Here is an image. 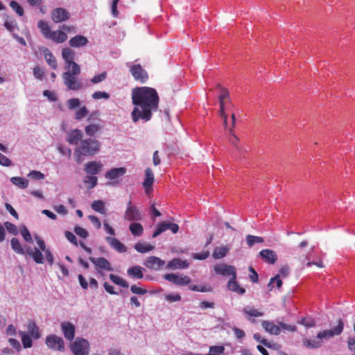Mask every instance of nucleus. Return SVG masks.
<instances>
[{"label":"nucleus","instance_id":"obj_1","mask_svg":"<svg viewBox=\"0 0 355 355\" xmlns=\"http://www.w3.org/2000/svg\"><path fill=\"white\" fill-rule=\"evenodd\" d=\"M132 104L135 105L131 116L134 123L142 120L150 121L153 112L158 109L159 96L157 91L151 87H140L132 90Z\"/></svg>","mask_w":355,"mask_h":355},{"label":"nucleus","instance_id":"obj_2","mask_svg":"<svg viewBox=\"0 0 355 355\" xmlns=\"http://www.w3.org/2000/svg\"><path fill=\"white\" fill-rule=\"evenodd\" d=\"M101 144L91 138L83 139L74 149V157L78 163L82 162L83 157H92L100 150Z\"/></svg>","mask_w":355,"mask_h":355},{"label":"nucleus","instance_id":"obj_3","mask_svg":"<svg viewBox=\"0 0 355 355\" xmlns=\"http://www.w3.org/2000/svg\"><path fill=\"white\" fill-rule=\"evenodd\" d=\"M41 32L46 39L60 44L65 42L67 39V33L73 30L72 26L63 24L59 29L53 31L49 26V24H39Z\"/></svg>","mask_w":355,"mask_h":355},{"label":"nucleus","instance_id":"obj_4","mask_svg":"<svg viewBox=\"0 0 355 355\" xmlns=\"http://www.w3.org/2000/svg\"><path fill=\"white\" fill-rule=\"evenodd\" d=\"M66 71L63 73L62 78L64 84L70 90L78 91L83 87V84L77 78V76L80 73V67H78V72L74 71V68L65 69Z\"/></svg>","mask_w":355,"mask_h":355},{"label":"nucleus","instance_id":"obj_5","mask_svg":"<svg viewBox=\"0 0 355 355\" xmlns=\"http://www.w3.org/2000/svg\"><path fill=\"white\" fill-rule=\"evenodd\" d=\"M127 169L125 167L113 168L107 171L105 174V177L110 180L108 184L112 186L118 184L121 181Z\"/></svg>","mask_w":355,"mask_h":355},{"label":"nucleus","instance_id":"obj_6","mask_svg":"<svg viewBox=\"0 0 355 355\" xmlns=\"http://www.w3.org/2000/svg\"><path fill=\"white\" fill-rule=\"evenodd\" d=\"M126 66L130 68V72L137 81L144 83L148 80V73L140 64L127 62Z\"/></svg>","mask_w":355,"mask_h":355},{"label":"nucleus","instance_id":"obj_7","mask_svg":"<svg viewBox=\"0 0 355 355\" xmlns=\"http://www.w3.org/2000/svg\"><path fill=\"white\" fill-rule=\"evenodd\" d=\"M343 322L341 320H339L338 325L333 329H327L319 331L317 334V338L322 341V340H328L334 336L340 335L343 330Z\"/></svg>","mask_w":355,"mask_h":355},{"label":"nucleus","instance_id":"obj_8","mask_svg":"<svg viewBox=\"0 0 355 355\" xmlns=\"http://www.w3.org/2000/svg\"><path fill=\"white\" fill-rule=\"evenodd\" d=\"M71 351L74 355H88L89 344L85 339L78 338L72 345Z\"/></svg>","mask_w":355,"mask_h":355},{"label":"nucleus","instance_id":"obj_9","mask_svg":"<svg viewBox=\"0 0 355 355\" xmlns=\"http://www.w3.org/2000/svg\"><path fill=\"white\" fill-rule=\"evenodd\" d=\"M62 56L65 61V69L74 68V71L78 72L79 65L73 62L75 58L74 51L70 48H64L62 51Z\"/></svg>","mask_w":355,"mask_h":355},{"label":"nucleus","instance_id":"obj_10","mask_svg":"<svg viewBox=\"0 0 355 355\" xmlns=\"http://www.w3.org/2000/svg\"><path fill=\"white\" fill-rule=\"evenodd\" d=\"M46 345L51 349L56 351H63L64 349V343L62 338L52 334L46 338Z\"/></svg>","mask_w":355,"mask_h":355},{"label":"nucleus","instance_id":"obj_11","mask_svg":"<svg viewBox=\"0 0 355 355\" xmlns=\"http://www.w3.org/2000/svg\"><path fill=\"white\" fill-rule=\"evenodd\" d=\"M124 218L130 221H137L142 219V215L137 207L131 205V201L127 204Z\"/></svg>","mask_w":355,"mask_h":355},{"label":"nucleus","instance_id":"obj_12","mask_svg":"<svg viewBox=\"0 0 355 355\" xmlns=\"http://www.w3.org/2000/svg\"><path fill=\"white\" fill-rule=\"evenodd\" d=\"M164 278L178 286H186L191 282V279L188 276L174 273L166 274Z\"/></svg>","mask_w":355,"mask_h":355},{"label":"nucleus","instance_id":"obj_13","mask_svg":"<svg viewBox=\"0 0 355 355\" xmlns=\"http://www.w3.org/2000/svg\"><path fill=\"white\" fill-rule=\"evenodd\" d=\"M89 259L96 267L98 272L102 270L107 271L114 270L110 263L104 257L95 258L90 257Z\"/></svg>","mask_w":355,"mask_h":355},{"label":"nucleus","instance_id":"obj_14","mask_svg":"<svg viewBox=\"0 0 355 355\" xmlns=\"http://www.w3.org/2000/svg\"><path fill=\"white\" fill-rule=\"evenodd\" d=\"M167 230H170L173 234H175L179 230V226L175 223L162 222L157 225L156 230L153 234V237L158 236Z\"/></svg>","mask_w":355,"mask_h":355},{"label":"nucleus","instance_id":"obj_15","mask_svg":"<svg viewBox=\"0 0 355 355\" xmlns=\"http://www.w3.org/2000/svg\"><path fill=\"white\" fill-rule=\"evenodd\" d=\"M83 134L81 130L78 129H73L67 132L66 141L71 145H76V146L83 140Z\"/></svg>","mask_w":355,"mask_h":355},{"label":"nucleus","instance_id":"obj_16","mask_svg":"<svg viewBox=\"0 0 355 355\" xmlns=\"http://www.w3.org/2000/svg\"><path fill=\"white\" fill-rule=\"evenodd\" d=\"M214 270L216 273L223 276H236L235 268L230 265H227L225 263L216 265L214 267Z\"/></svg>","mask_w":355,"mask_h":355},{"label":"nucleus","instance_id":"obj_17","mask_svg":"<svg viewBox=\"0 0 355 355\" xmlns=\"http://www.w3.org/2000/svg\"><path fill=\"white\" fill-rule=\"evenodd\" d=\"M103 164L98 161L88 162L85 164L84 170L87 175H94L103 169Z\"/></svg>","mask_w":355,"mask_h":355},{"label":"nucleus","instance_id":"obj_18","mask_svg":"<svg viewBox=\"0 0 355 355\" xmlns=\"http://www.w3.org/2000/svg\"><path fill=\"white\" fill-rule=\"evenodd\" d=\"M144 265L149 269L159 270L165 265V261L159 257L152 256L148 258Z\"/></svg>","mask_w":355,"mask_h":355},{"label":"nucleus","instance_id":"obj_19","mask_svg":"<svg viewBox=\"0 0 355 355\" xmlns=\"http://www.w3.org/2000/svg\"><path fill=\"white\" fill-rule=\"evenodd\" d=\"M53 22H63L69 19V12L62 8H58L53 10L51 12Z\"/></svg>","mask_w":355,"mask_h":355},{"label":"nucleus","instance_id":"obj_20","mask_svg":"<svg viewBox=\"0 0 355 355\" xmlns=\"http://www.w3.org/2000/svg\"><path fill=\"white\" fill-rule=\"evenodd\" d=\"M62 331L66 339L71 341L74 338L75 327L69 322H64L61 324Z\"/></svg>","mask_w":355,"mask_h":355},{"label":"nucleus","instance_id":"obj_21","mask_svg":"<svg viewBox=\"0 0 355 355\" xmlns=\"http://www.w3.org/2000/svg\"><path fill=\"white\" fill-rule=\"evenodd\" d=\"M153 182H154L153 172L150 168H147L145 170V180L142 184L146 194L150 193V188H151Z\"/></svg>","mask_w":355,"mask_h":355},{"label":"nucleus","instance_id":"obj_22","mask_svg":"<svg viewBox=\"0 0 355 355\" xmlns=\"http://www.w3.org/2000/svg\"><path fill=\"white\" fill-rule=\"evenodd\" d=\"M259 256L264 261L270 264H274L277 261V254L272 250H262L259 252Z\"/></svg>","mask_w":355,"mask_h":355},{"label":"nucleus","instance_id":"obj_23","mask_svg":"<svg viewBox=\"0 0 355 355\" xmlns=\"http://www.w3.org/2000/svg\"><path fill=\"white\" fill-rule=\"evenodd\" d=\"M243 311L245 313L247 320L252 323L255 322V320L252 318L261 317L263 315V312L251 306H246L243 308Z\"/></svg>","mask_w":355,"mask_h":355},{"label":"nucleus","instance_id":"obj_24","mask_svg":"<svg viewBox=\"0 0 355 355\" xmlns=\"http://www.w3.org/2000/svg\"><path fill=\"white\" fill-rule=\"evenodd\" d=\"M105 240L118 252H125L127 250L126 247L114 237L107 236Z\"/></svg>","mask_w":355,"mask_h":355},{"label":"nucleus","instance_id":"obj_25","mask_svg":"<svg viewBox=\"0 0 355 355\" xmlns=\"http://www.w3.org/2000/svg\"><path fill=\"white\" fill-rule=\"evenodd\" d=\"M261 324L265 331L272 335H279L280 334L279 324L276 325L273 322L267 320H263Z\"/></svg>","mask_w":355,"mask_h":355},{"label":"nucleus","instance_id":"obj_26","mask_svg":"<svg viewBox=\"0 0 355 355\" xmlns=\"http://www.w3.org/2000/svg\"><path fill=\"white\" fill-rule=\"evenodd\" d=\"M88 40L87 37L83 35H76L71 38L69 41V44L71 47L80 48L85 46L87 44Z\"/></svg>","mask_w":355,"mask_h":355},{"label":"nucleus","instance_id":"obj_27","mask_svg":"<svg viewBox=\"0 0 355 355\" xmlns=\"http://www.w3.org/2000/svg\"><path fill=\"white\" fill-rule=\"evenodd\" d=\"M236 276L232 277L227 283V288L232 292L240 295H243L245 293V289L239 286L238 282L236 281Z\"/></svg>","mask_w":355,"mask_h":355},{"label":"nucleus","instance_id":"obj_28","mask_svg":"<svg viewBox=\"0 0 355 355\" xmlns=\"http://www.w3.org/2000/svg\"><path fill=\"white\" fill-rule=\"evenodd\" d=\"M144 268L139 266H135L128 269L127 275L135 279H140L144 277L143 271Z\"/></svg>","mask_w":355,"mask_h":355},{"label":"nucleus","instance_id":"obj_29","mask_svg":"<svg viewBox=\"0 0 355 355\" xmlns=\"http://www.w3.org/2000/svg\"><path fill=\"white\" fill-rule=\"evenodd\" d=\"M17 24H4L5 27L12 33L13 37L17 41L23 46L26 45V42L22 37H19L17 33L19 28L17 26Z\"/></svg>","mask_w":355,"mask_h":355},{"label":"nucleus","instance_id":"obj_30","mask_svg":"<svg viewBox=\"0 0 355 355\" xmlns=\"http://www.w3.org/2000/svg\"><path fill=\"white\" fill-rule=\"evenodd\" d=\"M189 263L187 261H182L180 259H173L167 264V268L171 270L184 269L188 268Z\"/></svg>","mask_w":355,"mask_h":355},{"label":"nucleus","instance_id":"obj_31","mask_svg":"<svg viewBox=\"0 0 355 355\" xmlns=\"http://www.w3.org/2000/svg\"><path fill=\"white\" fill-rule=\"evenodd\" d=\"M28 334L33 339H39L41 337L39 328L34 321H29L27 324Z\"/></svg>","mask_w":355,"mask_h":355},{"label":"nucleus","instance_id":"obj_32","mask_svg":"<svg viewBox=\"0 0 355 355\" xmlns=\"http://www.w3.org/2000/svg\"><path fill=\"white\" fill-rule=\"evenodd\" d=\"M44 57L47 64L53 69L57 68V62L55 58L51 52L47 49L44 48L42 50Z\"/></svg>","mask_w":355,"mask_h":355},{"label":"nucleus","instance_id":"obj_33","mask_svg":"<svg viewBox=\"0 0 355 355\" xmlns=\"http://www.w3.org/2000/svg\"><path fill=\"white\" fill-rule=\"evenodd\" d=\"M218 87L220 89V95L218 97L220 103L219 113L225 112V100H229V92L227 89L220 87V85H218Z\"/></svg>","mask_w":355,"mask_h":355},{"label":"nucleus","instance_id":"obj_34","mask_svg":"<svg viewBox=\"0 0 355 355\" xmlns=\"http://www.w3.org/2000/svg\"><path fill=\"white\" fill-rule=\"evenodd\" d=\"M303 345L309 349H318L322 345V341L317 338L313 339L305 338L303 340Z\"/></svg>","mask_w":355,"mask_h":355},{"label":"nucleus","instance_id":"obj_35","mask_svg":"<svg viewBox=\"0 0 355 355\" xmlns=\"http://www.w3.org/2000/svg\"><path fill=\"white\" fill-rule=\"evenodd\" d=\"M19 335L21 337L23 347L24 348H30L33 345L32 337L24 331H19Z\"/></svg>","mask_w":355,"mask_h":355},{"label":"nucleus","instance_id":"obj_36","mask_svg":"<svg viewBox=\"0 0 355 355\" xmlns=\"http://www.w3.org/2000/svg\"><path fill=\"white\" fill-rule=\"evenodd\" d=\"M229 251L230 248L228 246L218 247L215 248L212 256L215 259H222L226 256Z\"/></svg>","mask_w":355,"mask_h":355},{"label":"nucleus","instance_id":"obj_37","mask_svg":"<svg viewBox=\"0 0 355 355\" xmlns=\"http://www.w3.org/2000/svg\"><path fill=\"white\" fill-rule=\"evenodd\" d=\"M10 182L20 189H24L28 186V180L21 177H12Z\"/></svg>","mask_w":355,"mask_h":355},{"label":"nucleus","instance_id":"obj_38","mask_svg":"<svg viewBox=\"0 0 355 355\" xmlns=\"http://www.w3.org/2000/svg\"><path fill=\"white\" fill-rule=\"evenodd\" d=\"M130 231L135 236H141L144 232L143 226L139 223H132L129 227Z\"/></svg>","mask_w":355,"mask_h":355},{"label":"nucleus","instance_id":"obj_39","mask_svg":"<svg viewBox=\"0 0 355 355\" xmlns=\"http://www.w3.org/2000/svg\"><path fill=\"white\" fill-rule=\"evenodd\" d=\"M12 249L17 254H24V248L21 246V243L16 238H12L10 241Z\"/></svg>","mask_w":355,"mask_h":355},{"label":"nucleus","instance_id":"obj_40","mask_svg":"<svg viewBox=\"0 0 355 355\" xmlns=\"http://www.w3.org/2000/svg\"><path fill=\"white\" fill-rule=\"evenodd\" d=\"M91 207L93 210H94L96 212H98L102 214H105V203L102 200H94L92 203Z\"/></svg>","mask_w":355,"mask_h":355},{"label":"nucleus","instance_id":"obj_41","mask_svg":"<svg viewBox=\"0 0 355 355\" xmlns=\"http://www.w3.org/2000/svg\"><path fill=\"white\" fill-rule=\"evenodd\" d=\"M135 249L140 253H145L154 249L150 244L137 243L135 245Z\"/></svg>","mask_w":355,"mask_h":355},{"label":"nucleus","instance_id":"obj_42","mask_svg":"<svg viewBox=\"0 0 355 355\" xmlns=\"http://www.w3.org/2000/svg\"><path fill=\"white\" fill-rule=\"evenodd\" d=\"M109 277L113 283L119 286H121L123 288H128L129 286L128 283L125 280H124L123 279L121 278L117 275L110 274Z\"/></svg>","mask_w":355,"mask_h":355},{"label":"nucleus","instance_id":"obj_43","mask_svg":"<svg viewBox=\"0 0 355 355\" xmlns=\"http://www.w3.org/2000/svg\"><path fill=\"white\" fill-rule=\"evenodd\" d=\"M101 128V126L98 124H89L87 125L85 128V133L90 137L94 136L96 133H97Z\"/></svg>","mask_w":355,"mask_h":355},{"label":"nucleus","instance_id":"obj_44","mask_svg":"<svg viewBox=\"0 0 355 355\" xmlns=\"http://www.w3.org/2000/svg\"><path fill=\"white\" fill-rule=\"evenodd\" d=\"M98 178L96 176L88 175H86L83 179L85 184H89V189H93L97 185Z\"/></svg>","mask_w":355,"mask_h":355},{"label":"nucleus","instance_id":"obj_45","mask_svg":"<svg viewBox=\"0 0 355 355\" xmlns=\"http://www.w3.org/2000/svg\"><path fill=\"white\" fill-rule=\"evenodd\" d=\"M31 257L33 259V260L37 263L42 264L44 263V255H43L42 251L38 248H34V252H33Z\"/></svg>","mask_w":355,"mask_h":355},{"label":"nucleus","instance_id":"obj_46","mask_svg":"<svg viewBox=\"0 0 355 355\" xmlns=\"http://www.w3.org/2000/svg\"><path fill=\"white\" fill-rule=\"evenodd\" d=\"M246 242L249 247H252L255 243L263 242V239L260 236L248 234L246 236Z\"/></svg>","mask_w":355,"mask_h":355},{"label":"nucleus","instance_id":"obj_47","mask_svg":"<svg viewBox=\"0 0 355 355\" xmlns=\"http://www.w3.org/2000/svg\"><path fill=\"white\" fill-rule=\"evenodd\" d=\"M274 284H276L277 288H281V286L282 285V282L280 279L279 275H277L274 277H272L270 279V282L268 284V287L270 288V290H272L274 288V286H273Z\"/></svg>","mask_w":355,"mask_h":355},{"label":"nucleus","instance_id":"obj_48","mask_svg":"<svg viewBox=\"0 0 355 355\" xmlns=\"http://www.w3.org/2000/svg\"><path fill=\"white\" fill-rule=\"evenodd\" d=\"M223 346H211L209 347V353L206 355H222L224 353Z\"/></svg>","mask_w":355,"mask_h":355},{"label":"nucleus","instance_id":"obj_49","mask_svg":"<svg viewBox=\"0 0 355 355\" xmlns=\"http://www.w3.org/2000/svg\"><path fill=\"white\" fill-rule=\"evenodd\" d=\"M4 227V229H6L8 232L13 235H17L18 234V230L16 225L12 224L10 222H6L4 223V225H3Z\"/></svg>","mask_w":355,"mask_h":355},{"label":"nucleus","instance_id":"obj_50","mask_svg":"<svg viewBox=\"0 0 355 355\" xmlns=\"http://www.w3.org/2000/svg\"><path fill=\"white\" fill-rule=\"evenodd\" d=\"M89 111L85 106L81 107L76 112V119L80 120L86 116Z\"/></svg>","mask_w":355,"mask_h":355},{"label":"nucleus","instance_id":"obj_51","mask_svg":"<svg viewBox=\"0 0 355 355\" xmlns=\"http://www.w3.org/2000/svg\"><path fill=\"white\" fill-rule=\"evenodd\" d=\"M10 6L12 8V9L15 10L16 13L18 14L19 16L23 15L24 9L17 1H12L10 3Z\"/></svg>","mask_w":355,"mask_h":355},{"label":"nucleus","instance_id":"obj_52","mask_svg":"<svg viewBox=\"0 0 355 355\" xmlns=\"http://www.w3.org/2000/svg\"><path fill=\"white\" fill-rule=\"evenodd\" d=\"M21 234L26 242H33L31 235L26 226L21 227Z\"/></svg>","mask_w":355,"mask_h":355},{"label":"nucleus","instance_id":"obj_53","mask_svg":"<svg viewBox=\"0 0 355 355\" xmlns=\"http://www.w3.org/2000/svg\"><path fill=\"white\" fill-rule=\"evenodd\" d=\"M80 100L76 98H70L67 101L68 108L70 110H74L75 108L78 107L80 105Z\"/></svg>","mask_w":355,"mask_h":355},{"label":"nucleus","instance_id":"obj_54","mask_svg":"<svg viewBox=\"0 0 355 355\" xmlns=\"http://www.w3.org/2000/svg\"><path fill=\"white\" fill-rule=\"evenodd\" d=\"M92 98L95 100L98 99H108L110 94L105 92L97 91L92 94Z\"/></svg>","mask_w":355,"mask_h":355},{"label":"nucleus","instance_id":"obj_55","mask_svg":"<svg viewBox=\"0 0 355 355\" xmlns=\"http://www.w3.org/2000/svg\"><path fill=\"white\" fill-rule=\"evenodd\" d=\"M28 177L30 178L40 180H43L44 178V175L38 171H31L28 174Z\"/></svg>","mask_w":355,"mask_h":355},{"label":"nucleus","instance_id":"obj_56","mask_svg":"<svg viewBox=\"0 0 355 355\" xmlns=\"http://www.w3.org/2000/svg\"><path fill=\"white\" fill-rule=\"evenodd\" d=\"M189 288L191 291L196 292H209L211 291V288L210 287H207L205 286L192 285L189 287Z\"/></svg>","mask_w":355,"mask_h":355},{"label":"nucleus","instance_id":"obj_57","mask_svg":"<svg viewBox=\"0 0 355 355\" xmlns=\"http://www.w3.org/2000/svg\"><path fill=\"white\" fill-rule=\"evenodd\" d=\"M74 232L79 236L85 239L88 236L87 231L79 226H77L74 228Z\"/></svg>","mask_w":355,"mask_h":355},{"label":"nucleus","instance_id":"obj_58","mask_svg":"<svg viewBox=\"0 0 355 355\" xmlns=\"http://www.w3.org/2000/svg\"><path fill=\"white\" fill-rule=\"evenodd\" d=\"M107 73L106 72H103L101 73H99L98 75L94 76L92 79L91 82L94 84H97L100 82H102L106 78Z\"/></svg>","mask_w":355,"mask_h":355},{"label":"nucleus","instance_id":"obj_59","mask_svg":"<svg viewBox=\"0 0 355 355\" xmlns=\"http://www.w3.org/2000/svg\"><path fill=\"white\" fill-rule=\"evenodd\" d=\"M130 291L132 293L137 294V295H145L147 293V290L138 287L136 285H132L130 287Z\"/></svg>","mask_w":355,"mask_h":355},{"label":"nucleus","instance_id":"obj_60","mask_svg":"<svg viewBox=\"0 0 355 355\" xmlns=\"http://www.w3.org/2000/svg\"><path fill=\"white\" fill-rule=\"evenodd\" d=\"M33 76L38 80H42L44 77V71L42 68L37 66L33 68Z\"/></svg>","mask_w":355,"mask_h":355},{"label":"nucleus","instance_id":"obj_61","mask_svg":"<svg viewBox=\"0 0 355 355\" xmlns=\"http://www.w3.org/2000/svg\"><path fill=\"white\" fill-rule=\"evenodd\" d=\"M253 338L255 340H257V342H259L260 343L263 344L266 347H270V344L267 341L266 339L263 338L259 334H258V333L254 334L253 335Z\"/></svg>","mask_w":355,"mask_h":355},{"label":"nucleus","instance_id":"obj_62","mask_svg":"<svg viewBox=\"0 0 355 355\" xmlns=\"http://www.w3.org/2000/svg\"><path fill=\"white\" fill-rule=\"evenodd\" d=\"M300 323L306 327H313L315 325V320L311 318H303Z\"/></svg>","mask_w":355,"mask_h":355},{"label":"nucleus","instance_id":"obj_63","mask_svg":"<svg viewBox=\"0 0 355 355\" xmlns=\"http://www.w3.org/2000/svg\"><path fill=\"white\" fill-rule=\"evenodd\" d=\"M209 256V251H205V252H203L202 253H194L193 254V257L195 259H198V260H205Z\"/></svg>","mask_w":355,"mask_h":355},{"label":"nucleus","instance_id":"obj_64","mask_svg":"<svg viewBox=\"0 0 355 355\" xmlns=\"http://www.w3.org/2000/svg\"><path fill=\"white\" fill-rule=\"evenodd\" d=\"M165 299L170 302H178L181 300V296L179 294H169Z\"/></svg>","mask_w":355,"mask_h":355}]
</instances>
